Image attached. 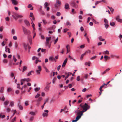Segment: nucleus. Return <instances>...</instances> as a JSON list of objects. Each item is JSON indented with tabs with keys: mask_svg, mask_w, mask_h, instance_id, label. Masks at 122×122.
<instances>
[{
	"mask_svg": "<svg viewBox=\"0 0 122 122\" xmlns=\"http://www.w3.org/2000/svg\"><path fill=\"white\" fill-rule=\"evenodd\" d=\"M79 106L81 107L83 109V110L81 111H80V110H78V111L77 112V114L78 115H80L82 113V115L83 112H86L90 108V106L86 103L84 104V105H83L82 103H81Z\"/></svg>",
	"mask_w": 122,
	"mask_h": 122,
	"instance_id": "obj_1",
	"label": "nucleus"
},
{
	"mask_svg": "<svg viewBox=\"0 0 122 122\" xmlns=\"http://www.w3.org/2000/svg\"><path fill=\"white\" fill-rule=\"evenodd\" d=\"M22 29L24 34L25 35H28L31 33L29 30L25 28L24 27L22 26Z\"/></svg>",
	"mask_w": 122,
	"mask_h": 122,
	"instance_id": "obj_2",
	"label": "nucleus"
},
{
	"mask_svg": "<svg viewBox=\"0 0 122 122\" xmlns=\"http://www.w3.org/2000/svg\"><path fill=\"white\" fill-rule=\"evenodd\" d=\"M38 69L36 70V72L37 74L39 75L40 74V72L41 71V66H38Z\"/></svg>",
	"mask_w": 122,
	"mask_h": 122,
	"instance_id": "obj_3",
	"label": "nucleus"
},
{
	"mask_svg": "<svg viewBox=\"0 0 122 122\" xmlns=\"http://www.w3.org/2000/svg\"><path fill=\"white\" fill-rule=\"evenodd\" d=\"M44 111L45 112L43 113L42 116L43 117H47L48 115L49 111L47 110H45Z\"/></svg>",
	"mask_w": 122,
	"mask_h": 122,
	"instance_id": "obj_4",
	"label": "nucleus"
},
{
	"mask_svg": "<svg viewBox=\"0 0 122 122\" xmlns=\"http://www.w3.org/2000/svg\"><path fill=\"white\" fill-rule=\"evenodd\" d=\"M104 22L105 23L104 25H105V27L106 29H107L108 26V21L107 19H104Z\"/></svg>",
	"mask_w": 122,
	"mask_h": 122,
	"instance_id": "obj_5",
	"label": "nucleus"
},
{
	"mask_svg": "<svg viewBox=\"0 0 122 122\" xmlns=\"http://www.w3.org/2000/svg\"><path fill=\"white\" fill-rule=\"evenodd\" d=\"M18 15V14L16 13H13V15H12V16L15 20H16L17 19V16Z\"/></svg>",
	"mask_w": 122,
	"mask_h": 122,
	"instance_id": "obj_6",
	"label": "nucleus"
},
{
	"mask_svg": "<svg viewBox=\"0 0 122 122\" xmlns=\"http://www.w3.org/2000/svg\"><path fill=\"white\" fill-rule=\"evenodd\" d=\"M116 20L118 22H122V20L121 19L119 18V16H117L116 17Z\"/></svg>",
	"mask_w": 122,
	"mask_h": 122,
	"instance_id": "obj_7",
	"label": "nucleus"
},
{
	"mask_svg": "<svg viewBox=\"0 0 122 122\" xmlns=\"http://www.w3.org/2000/svg\"><path fill=\"white\" fill-rule=\"evenodd\" d=\"M71 6H73L74 7L77 8L78 7V5L74 2H72L71 4Z\"/></svg>",
	"mask_w": 122,
	"mask_h": 122,
	"instance_id": "obj_8",
	"label": "nucleus"
},
{
	"mask_svg": "<svg viewBox=\"0 0 122 122\" xmlns=\"http://www.w3.org/2000/svg\"><path fill=\"white\" fill-rule=\"evenodd\" d=\"M12 3L15 5H16L18 3V2L16 0H11Z\"/></svg>",
	"mask_w": 122,
	"mask_h": 122,
	"instance_id": "obj_9",
	"label": "nucleus"
},
{
	"mask_svg": "<svg viewBox=\"0 0 122 122\" xmlns=\"http://www.w3.org/2000/svg\"><path fill=\"white\" fill-rule=\"evenodd\" d=\"M51 37H46V44H48L49 43V41L50 40L51 38Z\"/></svg>",
	"mask_w": 122,
	"mask_h": 122,
	"instance_id": "obj_10",
	"label": "nucleus"
},
{
	"mask_svg": "<svg viewBox=\"0 0 122 122\" xmlns=\"http://www.w3.org/2000/svg\"><path fill=\"white\" fill-rule=\"evenodd\" d=\"M49 60L51 61H55L56 62V61L55 60V59L52 56H50L49 57Z\"/></svg>",
	"mask_w": 122,
	"mask_h": 122,
	"instance_id": "obj_11",
	"label": "nucleus"
},
{
	"mask_svg": "<svg viewBox=\"0 0 122 122\" xmlns=\"http://www.w3.org/2000/svg\"><path fill=\"white\" fill-rule=\"evenodd\" d=\"M24 22L26 25L27 26H29L30 25V23H29V22L26 20H25L24 21Z\"/></svg>",
	"mask_w": 122,
	"mask_h": 122,
	"instance_id": "obj_12",
	"label": "nucleus"
},
{
	"mask_svg": "<svg viewBox=\"0 0 122 122\" xmlns=\"http://www.w3.org/2000/svg\"><path fill=\"white\" fill-rule=\"evenodd\" d=\"M5 51L6 52H8L9 53H10V49L8 48L7 46H6L5 47Z\"/></svg>",
	"mask_w": 122,
	"mask_h": 122,
	"instance_id": "obj_13",
	"label": "nucleus"
},
{
	"mask_svg": "<svg viewBox=\"0 0 122 122\" xmlns=\"http://www.w3.org/2000/svg\"><path fill=\"white\" fill-rule=\"evenodd\" d=\"M67 58H66L65 60L64 61L63 63V65L62 66V67L65 66V65L67 61Z\"/></svg>",
	"mask_w": 122,
	"mask_h": 122,
	"instance_id": "obj_14",
	"label": "nucleus"
},
{
	"mask_svg": "<svg viewBox=\"0 0 122 122\" xmlns=\"http://www.w3.org/2000/svg\"><path fill=\"white\" fill-rule=\"evenodd\" d=\"M30 79L29 78H24L21 80V81H26L27 82L30 81Z\"/></svg>",
	"mask_w": 122,
	"mask_h": 122,
	"instance_id": "obj_15",
	"label": "nucleus"
},
{
	"mask_svg": "<svg viewBox=\"0 0 122 122\" xmlns=\"http://www.w3.org/2000/svg\"><path fill=\"white\" fill-rule=\"evenodd\" d=\"M65 74L66 75V76H65V80H66L67 78H68L69 76L72 73H70V74H69L68 73H66Z\"/></svg>",
	"mask_w": 122,
	"mask_h": 122,
	"instance_id": "obj_16",
	"label": "nucleus"
},
{
	"mask_svg": "<svg viewBox=\"0 0 122 122\" xmlns=\"http://www.w3.org/2000/svg\"><path fill=\"white\" fill-rule=\"evenodd\" d=\"M65 8L66 9H68L70 8L69 6L67 3H66L65 5Z\"/></svg>",
	"mask_w": 122,
	"mask_h": 122,
	"instance_id": "obj_17",
	"label": "nucleus"
},
{
	"mask_svg": "<svg viewBox=\"0 0 122 122\" xmlns=\"http://www.w3.org/2000/svg\"><path fill=\"white\" fill-rule=\"evenodd\" d=\"M82 115V113L80 115H78L77 116L76 118V119L78 121L81 117V116Z\"/></svg>",
	"mask_w": 122,
	"mask_h": 122,
	"instance_id": "obj_18",
	"label": "nucleus"
},
{
	"mask_svg": "<svg viewBox=\"0 0 122 122\" xmlns=\"http://www.w3.org/2000/svg\"><path fill=\"white\" fill-rule=\"evenodd\" d=\"M5 109L6 112H10L11 110V109L9 107H6Z\"/></svg>",
	"mask_w": 122,
	"mask_h": 122,
	"instance_id": "obj_19",
	"label": "nucleus"
},
{
	"mask_svg": "<svg viewBox=\"0 0 122 122\" xmlns=\"http://www.w3.org/2000/svg\"><path fill=\"white\" fill-rule=\"evenodd\" d=\"M27 67L26 66H24L23 68L22 72H23L25 71L27 69Z\"/></svg>",
	"mask_w": 122,
	"mask_h": 122,
	"instance_id": "obj_20",
	"label": "nucleus"
},
{
	"mask_svg": "<svg viewBox=\"0 0 122 122\" xmlns=\"http://www.w3.org/2000/svg\"><path fill=\"white\" fill-rule=\"evenodd\" d=\"M14 102L11 101L10 102V105L9 106H10L11 107H13L14 106Z\"/></svg>",
	"mask_w": 122,
	"mask_h": 122,
	"instance_id": "obj_21",
	"label": "nucleus"
},
{
	"mask_svg": "<svg viewBox=\"0 0 122 122\" xmlns=\"http://www.w3.org/2000/svg\"><path fill=\"white\" fill-rule=\"evenodd\" d=\"M32 72H34L33 71H29L28 73L27 74V75L28 76H30L31 75V73Z\"/></svg>",
	"mask_w": 122,
	"mask_h": 122,
	"instance_id": "obj_22",
	"label": "nucleus"
},
{
	"mask_svg": "<svg viewBox=\"0 0 122 122\" xmlns=\"http://www.w3.org/2000/svg\"><path fill=\"white\" fill-rule=\"evenodd\" d=\"M56 0V3L58 4V5L59 6H60L61 5V4L60 1H59V0Z\"/></svg>",
	"mask_w": 122,
	"mask_h": 122,
	"instance_id": "obj_23",
	"label": "nucleus"
},
{
	"mask_svg": "<svg viewBox=\"0 0 122 122\" xmlns=\"http://www.w3.org/2000/svg\"><path fill=\"white\" fill-rule=\"evenodd\" d=\"M29 114H31V115L34 116L36 115L35 112H33L31 111L29 112Z\"/></svg>",
	"mask_w": 122,
	"mask_h": 122,
	"instance_id": "obj_24",
	"label": "nucleus"
},
{
	"mask_svg": "<svg viewBox=\"0 0 122 122\" xmlns=\"http://www.w3.org/2000/svg\"><path fill=\"white\" fill-rule=\"evenodd\" d=\"M103 54H105L109 55V51L107 50H106L104 51L103 52Z\"/></svg>",
	"mask_w": 122,
	"mask_h": 122,
	"instance_id": "obj_25",
	"label": "nucleus"
},
{
	"mask_svg": "<svg viewBox=\"0 0 122 122\" xmlns=\"http://www.w3.org/2000/svg\"><path fill=\"white\" fill-rule=\"evenodd\" d=\"M9 102L8 101H5L4 102V105L7 106L9 104Z\"/></svg>",
	"mask_w": 122,
	"mask_h": 122,
	"instance_id": "obj_26",
	"label": "nucleus"
},
{
	"mask_svg": "<svg viewBox=\"0 0 122 122\" xmlns=\"http://www.w3.org/2000/svg\"><path fill=\"white\" fill-rule=\"evenodd\" d=\"M98 39L100 41H104L105 40L104 39H103L102 38L101 36H100L98 37Z\"/></svg>",
	"mask_w": 122,
	"mask_h": 122,
	"instance_id": "obj_27",
	"label": "nucleus"
},
{
	"mask_svg": "<svg viewBox=\"0 0 122 122\" xmlns=\"http://www.w3.org/2000/svg\"><path fill=\"white\" fill-rule=\"evenodd\" d=\"M49 89V87L48 86H47L45 88L44 90L46 91H48Z\"/></svg>",
	"mask_w": 122,
	"mask_h": 122,
	"instance_id": "obj_28",
	"label": "nucleus"
},
{
	"mask_svg": "<svg viewBox=\"0 0 122 122\" xmlns=\"http://www.w3.org/2000/svg\"><path fill=\"white\" fill-rule=\"evenodd\" d=\"M66 25L67 26H71V23H70V22L68 21H67L66 22Z\"/></svg>",
	"mask_w": 122,
	"mask_h": 122,
	"instance_id": "obj_29",
	"label": "nucleus"
},
{
	"mask_svg": "<svg viewBox=\"0 0 122 122\" xmlns=\"http://www.w3.org/2000/svg\"><path fill=\"white\" fill-rule=\"evenodd\" d=\"M12 90V88H11L9 87L7 89V92H9L11 91Z\"/></svg>",
	"mask_w": 122,
	"mask_h": 122,
	"instance_id": "obj_30",
	"label": "nucleus"
},
{
	"mask_svg": "<svg viewBox=\"0 0 122 122\" xmlns=\"http://www.w3.org/2000/svg\"><path fill=\"white\" fill-rule=\"evenodd\" d=\"M40 88L39 87L36 88H34V90L35 92H37L39 91L40 89Z\"/></svg>",
	"mask_w": 122,
	"mask_h": 122,
	"instance_id": "obj_31",
	"label": "nucleus"
},
{
	"mask_svg": "<svg viewBox=\"0 0 122 122\" xmlns=\"http://www.w3.org/2000/svg\"><path fill=\"white\" fill-rule=\"evenodd\" d=\"M85 65H88V66H90V63L89 62H86L85 63Z\"/></svg>",
	"mask_w": 122,
	"mask_h": 122,
	"instance_id": "obj_32",
	"label": "nucleus"
},
{
	"mask_svg": "<svg viewBox=\"0 0 122 122\" xmlns=\"http://www.w3.org/2000/svg\"><path fill=\"white\" fill-rule=\"evenodd\" d=\"M11 33L12 34L14 35L15 34V31L14 29H12L11 30Z\"/></svg>",
	"mask_w": 122,
	"mask_h": 122,
	"instance_id": "obj_33",
	"label": "nucleus"
},
{
	"mask_svg": "<svg viewBox=\"0 0 122 122\" xmlns=\"http://www.w3.org/2000/svg\"><path fill=\"white\" fill-rule=\"evenodd\" d=\"M40 95H41L40 94L37 93L35 96V98H36L39 97Z\"/></svg>",
	"mask_w": 122,
	"mask_h": 122,
	"instance_id": "obj_34",
	"label": "nucleus"
},
{
	"mask_svg": "<svg viewBox=\"0 0 122 122\" xmlns=\"http://www.w3.org/2000/svg\"><path fill=\"white\" fill-rule=\"evenodd\" d=\"M42 97H39L37 100V102H40L41 101L42 99Z\"/></svg>",
	"mask_w": 122,
	"mask_h": 122,
	"instance_id": "obj_35",
	"label": "nucleus"
},
{
	"mask_svg": "<svg viewBox=\"0 0 122 122\" xmlns=\"http://www.w3.org/2000/svg\"><path fill=\"white\" fill-rule=\"evenodd\" d=\"M23 46L25 49H26L27 48V45L25 43H24L23 44Z\"/></svg>",
	"mask_w": 122,
	"mask_h": 122,
	"instance_id": "obj_36",
	"label": "nucleus"
},
{
	"mask_svg": "<svg viewBox=\"0 0 122 122\" xmlns=\"http://www.w3.org/2000/svg\"><path fill=\"white\" fill-rule=\"evenodd\" d=\"M115 23L114 22H110V25L112 26H114L115 25Z\"/></svg>",
	"mask_w": 122,
	"mask_h": 122,
	"instance_id": "obj_37",
	"label": "nucleus"
},
{
	"mask_svg": "<svg viewBox=\"0 0 122 122\" xmlns=\"http://www.w3.org/2000/svg\"><path fill=\"white\" fill-rule=\"evenodd\" d=\"M48 5L46 2H45L44 4V7L45 8H46L48 6Z\"/></svg>",
	"mask_w": 122,
	"mask_h": 122,
	"instance_id": "obj_38",
	"label": "nucleus"
},
{
	"mask_svg": "<svg viewBox=\"0 0 122 122\" xmlns=\"http://www.w3.org/2000/svg\"><path fill=\"white\" fill-rule=\"evenodd\" d=\"M34 118V117H31L30 119H29V120L30 121H32L33 120Z\"/></svg>",
	"mask_w": 122,
	"mask_h": 122,
	"instance_id": "obj_39",
	"label": "nucleus"
},
{
	"mask_svg": "<svg viewBox=\"0 0 122 122\" xmlns=\"http://www.w3.org/2000/svg\"><path fill=\"white\" fill-rule=\"evenodd\" d=\"M69 30V29H68L66 28L64 29L63 30V33H65L67 31H68Z\"/></svg>",
	"mask_w": 122,
	"mask_h": 122,
	"instance_id": "obj_40",
	"label": "nucleus"
},
{
	"mask_svg": "<svg viewBox=\"0 0 122 122\" xmlns=\"http://www.w3.org/2000/svg\"><path fill=\"white\" fill-rule=\"evenodd\" d=\"M42 21L43 22V23L45 25H46V24L47 23V21L46 20H43Z\"/></svg>",
	"mask_w": 122,
	"mask_h": 122,
	"instance_id": "obj_41",
	"label": "nucleus"
},
{
	"mask_svg": "<svg viewBox=\"0 0 122 122\" xmlns=\"http://www.w3.org/2000/svg\"><path fill=\"white\" fill-rule=\"evenodd\" d=\"M97 56H95L92 57L90 59L91 60H92L94 59H95L97 58Z\"/></svg>",
	"mask_w": 122,
	"mask_h": 122,
	"instance_id": "obj_42",
	"label": "nucleus"
},
{
	"mask_svg": "<svg viewBox=\"0 0 122 122\" xmlns=\"http://www.w3.org/2000/svg\"><path fill=\"white\" fill-rule=\"evenodd\" d=\"M18 46V45L16 42H15V48H17Z\"/></svg>",
	"mask_w": 122,
	"mask_h": 122,
	"instance_id": "obj_43",
	"label": "nucleus"
},
{
	"mask_svg": "<svg viewBox=\"0 0 122 122\" xmlns=\"http://www.w3.org/2000/svg\"><path fill=\"white\" fill-rule=\"evenodd\" d=\"M4 88L3 87H2L0 88V92H3Z\"/></svg>",
	"mask_w": 122,
	"mask_h": 122,
	"instance_id": "obj_44",
	"label": "nucleus"
},
{
	"mask_svg": "<svg viewBox=\"0 0 122 122\" xmlns=\"http://www.w3.org/2000/svg\"><path fill=\"white\" fill-rule=\"evenodd\" d=\"M16 118V117H15L13 119L11 120V122H14V121H15Z\"/></svg>",
	"mask_w": 122,
	"mask_h": 122,
	"instance_id": "obj_45",
	"label": "nucleus"
},
{
	"mask_svg": "<svg viewBox=\"0 0 122 122\" xmlns=\"http://www.w3.org/2000/svg\"><path fill=\"white\" fill-rule=\"evenodd\" d=\"M44 68H45V70L47 72H48V73L49 72H50L47 69V68H46V67H45Z\"/></svg>",
	"mask_w": 122,
	"mask_h": 122,
	"instance_id": "obj_46",
	"label": "nucleus"
},
{
	"mask_svg": "<svg viewBox=\"0 0 122 122\" xmlns=\"http://www.w3.org/2000/svg\"><path fill=\"white\" fill-rule=\"evenodd\" d=\"M28 101H26L25 102V105L26 106H27L29 105L28 104Z\"/></svg>",
	"mask_w": 122,
	"mask_h": 122,
	"instance_id": "obj_47",
	"label": "nucleus"
},
{
	"mask_svg": "<svg viewBox=\"0 0 122 122\" xmlns=\"http://www.w3.org/2000/svg\"><path fill=\"white\" fill-rule=\"evenodd\" d=\"M13 60L15 62H16L17 61V59L15 58V55H14L13 56Z\"/></svg>",
	"mask_w": 122,
	"mask_h": 122,
	"instance_id": "obj_48",
	"label": "nucleus"
},
{
	"mask_svg": "<svg viewBox=\"0 0 122 122\" xmlns=\"http://www.w3.org/2000/svg\"><path fill=\"white\" fill-rule=\"evenodd\" d=\"M22 17V16L20 15H19L18 14L17 16V19L19 18H21Z\"/></svg>",
	"mask_w": 122,
	"mask_h": 122,
	"instance_id": "obj_49",
	"label": "nucleus"
},
{
	"mask_svg": "<svg viewBox=\"0 0 122 122\" xmlns=\"http://www.w3.org/2000/svg\"><path fill=\"white\" fill-rule=\"evenodd\" d=\"M76 80L77 81H79L80 80V76H77L76 78Z\"/></svg>",
	"mask_w": 122,
	"mask_h": 122,
	"instance_id": "obj_50",
	"label": "nucleus"
},
{
	"mask_svg": "<svg viewBox=\"0 0 122 122\" xmlns=\"http://www.w3.org/2000/svg\"><path fill=\"white\" fill-rule=\"evenodd\" d=\"M85 53L82 54L81 55V57L80 58V59L81 60L82 59V57L84 56L85 55Z\"/></svg>",
	"mask_w": 122,
	"mask_h": 122,
	"instance_id": "obj_51",
	"label": "nucleus"
},
{
	"mask_svg": "<svg viewBox=\"0 0 122 122\" xmlns=\"http://www.w3.org/2000/svg\"><path fill=\"white\" fill-rule=\"evenodd\" d=\"M5 99V98L3 96V97H0V100H1L3 101H4Z\"/></svg>",
	"mask_w": 122,
	"mask_h": 122,
	"instance_id": "obj_52",
	"label": "nucleus"
},
{
	"mask_svg": "<svg viewBox=\"0 0 122 122\" xmlns=\"http://www.w3.org/2000/svg\"><path fill=\"white\" fill-rule=\"evenodd\" d=\"M38 58L37 57L35 56H33L32 58V60H34L36 59H38Z\"/></svg>",
	"mask_w": 122,
	"mask_h": 122,
	"instance_id": "obj_53",
	"label": "nucleus"
},
{
	"mask_svg": "<svg viewBox=\"0 0 122 122\" xmlns=\"http://www.w3.org/2000/svg\"><path fill=\"white\" fill-rule=\"evenodd\" d=\"M56 15L57 16H59L61 15V13L59 12H57L56 14Z\"/></svg>",
	"mask_w": 122,
	"mask_h": 122,
	"instance_id": "obj_54",
	"label": "nucleus"
},
{
	"mask_svg": "<svg viewBox=\"0 0 122 122\" xmlns=\"http://www.w3.org/2000/svg\"><path fill=\"white\" fill-rule=\"evenodd\" d=\"M88 77V75L87 74H85L84 76V78L85 79H87Z\"/></svg>",
	"mask_w": 122,
	"mask_h": 122,
	"instance_id": "obj_55",
	"label": "nucleus"
},
{
	"mask_svg": "<svg viewBox=\"0 0 122 122\" xmlns=\"http://www.w3.org/2000/svg\"><path fill=\"white\" fill-rule=\"evenodd\" d=\"M91 51L89 50H88L87 51H85V53H91Z\"/></svg>",
	"mask_w": 122,
	"mask_h": 122,
	"instance_id": "obj_56",
	"label": "nucleus"
},
{
	"mask_svg": "<svg viewBox=\"0 0 122 122\" xmlns=\"http://www.w3.org/2000/svg\"><path fill=\"white\" fill-rule=\"evenodd\" d=\"M16 84H17V88L19 89H20V84H17V83H16Z\"/></svg>",
	"mask_w": 122,
	"mask_h": 122,
	"instance_id": "obj_57",
	"label": "nucleus"
},
{
	"mask_svg": "<svg viewBox=\"0 0 122 122\" xmlns=\"http://www.w3.org/2000/svg\"><path fill=\"white\" fill-rule=\"evenodd\" d=\"M85 47V46L84 45H81L80 46V48H83Z\"/></svg>",
	"mask_w": 122,
	"mask_h": 122,
	"instance_id": "obj_58",
	"label": "nucleus"
},
{
	"mask_svg": "<svg viewBox=\"0 0 122 122\" xmlns=\"http://www.w3.org/2000/svg\"><path fill=\"white\" fill-rule=\"evenodd\" d=\"M3 62L4 63H6L7 62V60L5 59L3 60Z\"/></svg>",
	"mask_w": 122,
	"mask_h": 122,
	"instance_id": "obj_59",
	"label": "nucleus"
},
{
	"mask_svg": "<svg viewBox=\"0 0 122 122\" xmlns=\"http://www.w3.org/2000/svg\"><path fill=\"white\" fill-rule=\"evenodd\" d=\"M13 39L14 40H16L17 39V37L16 36H14L13 37Z\"/></svg>",
	"mask_w": 122,
	"mask_h": 122,
	"instance_id": "obj_60",
	"label": "nucleus"
},
{
	"mask_svg": "<svg viewBox=\"0 0 122 122\" xmlns=\"http://www.w3.org/2000/svg\"><path fill=\"white\" fill-rule=\"evenodd\" d=\"M90 19H91V18L90 17H88V18H87V23L90 20Z\"/></svg>",
	"mask_w": 122,
	"mask_h": 122,
	"instance_id": "obj_61",
	"label": "nucleus"
},
{
	"mask_svg": "<svg viewBox=\"0 0 122 122\" xmlns=\"http://www.w3.org/2000/svg\"><path fill=\"white\" fill-rule=\"evenodd\" d=\"M86 38L88 42L89 43L90 42V40L88 37L87 36H86Z\"/></svg>",
	"mask_w": 122,
	"mask_h": 122,
	"instance_id": "obj_62",
	"label": "nucleus"
},
{
	"mask_svg": "<svg viewBox=\"0 0 122 122\" xmlns=\"http://www.w3.org/2000/svg\"><path fill=\"white\" fill-rule=\"evenodd\" d=\"M58 6H59L58 5H57L56 4H55L54 5L55 7L56 8H57L58 7Z\"/></svg>",
	"mask_w": 122,
	"mask_h": 122,
	"instance_id": "obj_63",
	"label": "nucleus"
},
{
	"mask_svg": "<svg viewBox=\"0 0 122 122\" xmlns=\"http://www.w3.org/2000/svg\"><path fill=\"white\" fill-rule=\"evenodd\" d=\"M12 43L11 42H10V43H9V46L10 47H11L12 46Z\"/></svg>",
	"mask_w": 122,
	"mask_h": 122,
	"instance_id": "obj_64",
	"label": "nucleus"
}]
</instances>
